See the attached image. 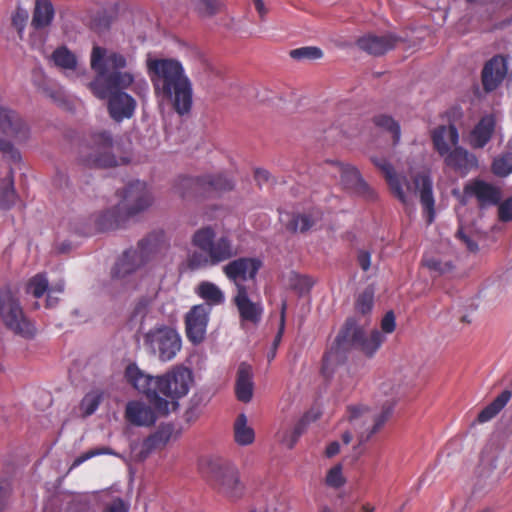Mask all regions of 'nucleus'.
<instances>
[{
    "mask_svg": "<svg viewBox=\"0 0 512 512\" xmlns=\"http://www.w3.org/2000/svg\"><path fill=\"white\" fill-rule=\"evenodd\" d=\"M328 164L340 174L341 182L346 188L369 190L368 185L354 166L339 161H329Z\"/></svg>",
    "mask_w": 512,
    "mask_h": 512,
    "instance_id": "obj_27",
    "label": "nucleus"
},
{
    "mask_svg": "<svg viewBox=\"0 0 512 512\" xmlns=\"http://www.w3.org/2000/svg\"><path fill=\"white\" fill-rule=\"evenodd\" d=\"M147 69L157 99L170 105L180 116L189 114L193 106V87L181 62L171 58L151 59Z\"/></svg>",
    "mask_w": 512,
    "mask_h": 512,
    "instance_id": "obj_3",
    "label": "nucleus"
},
{
    "mask_svg": "<svg viewBox=\"0 0 512 512\" xmlns=\"http://www.w3.org/2000/svg\"><path fill=\"white\" fill-rule=\"evenodd\" d=\"M393 405V403H389L387 406H383L378 415L362 405L347 408V418L357 434L359 444L369 441L384 426L392 413Z\"/></svg>",
    "mask_w": 512,
    "mask_h": 512,
    "instance_id": "obj_11",
    "label": "nucleus"
},
{
    "mask_svg": "<svg viewBox=\"0 0 512 512\" xmlns=\"http://www.w3.org/2000/svg\"><path fill=\"white\" fill-rule=\"evenodd\" d=\"M105 512H127L124 502L121 499L115 500Z\"/></svg>",
    "mask_w": 512,
    "mask_h": 512,
    "instance_id": "obj_56",
    "label": "nucleus"
},
{
    "mask_svg": "<svg viewBox=\"0 0 512 512\" xmlns=\"http://www.w3.org/2000/svg\"><path fill=\"white\" fill-rule=\"evenodd\" d=\"M496 127V118L493 114H487L479 120L470 133V144L475 149L486 146L491 140Z\"/></svg>",
    "mask_w": 512,
    "mask_h": 512,
    "instance_id": "obj_25",
    "label": "nucleus"
},
{
    "mask_svg": "<svg viewBox=\"0 0 512 512\" xmlns=\"http://www.w3.org/2000/svg\"><path fill=\"white\" fill-rule=\"evenodd\" d=\"M262 266L263 262L257 257H239L229 261L223 267V273L238 289L243 282L255 280Z\"/></svg>",
    "mask_w": 512,
    "mask_h": 512,
    "instance_id": "obj_15",
    "label": "nucleus"
},
{
    "mask_svg": "<svg viewBox=\"0 0 512 512\" xmlns=\"http://www.w3.org/2000/svg\"><path fill=\"white\" fill-rule=\"evenodd\" d=\"M319 416H320V414L313 410L306 412L295 424V426L292 430L294 435H296V437H300L306 430L309 423L317 420L319 418Z\"/></svg>",
    "mask_w": 512,
    "mask_h": 512,
    "instance_id": "obj_47",
    "label": "nucleus"
},
{
    "mask_svg": "<svg viewBox=\"0 0 512 512\" xmlns=\"http://www.w3.org/2000/svg\"><path fill=\"white\" fill-rule=\"evenodd\" d=\"M171 435V427H160L156 432L151 434L143 441L141 455L146 457L152 451L164 447L170 440Z\"/></svg>",
    "mask_w": 512,
    "mask_h": 512,
    "instance_id": "obj_32",
    "label": "nucleus"
},
{
    "mask_svg": "<svg viewBox=\"0 0 512 512\" xmlns=\"http://www.w3.org/2000/svg\"><path fill=\"white\" fill-rule=\"evenodd\" d=\"M326 483L327 485L334 488H339L345 483L340 465H336L328 471L326 476Z\"/></svg>",
    "mask_w": 512,
    "mask_h": 512,
    "instance_id": "obj_49",
    "label": "nucleus"
},
{
    "mask_svg": "<svg viewBox=\"0 0 512 512\" xmlns=\"http://www.w3.org/2000/svg\"><path fill=\"white\" fill-rule=\"evenodd\" d=\"M167 241L163 231H154L138 243L137 249H129L112 269L113 278H124L145 264L156 254L166 249Z\"/></svg>",
    "mask_w": 512,
    "mask_h": 512,
    "instance_id": "obj_7",
    "label": "nucleus"
},
{
    "mask_svg": "<svg viewBox=\"0 0 512 512\" xmlns=\"http://www.w3.org/2000/svg\"><path fill=\"white\" fill-rule=\"evenodd\" d=\"M508 71L506 58L502 55L492 57L483 67L482 85L486 92H492L504 81Z\"/></svg>",
    "mask_w": 512,
    "mask_h": 512,
    "instance_id": "obj_19",
    "label": "nucleus"
},
{
    "mask_svg": "<svg viewBox=\"0 0 512 512\" xmlns=\"http://www.w3.org/2000/svg\"><path fill=\"white\" fill-rule=\"evenodd\" d=\"M102 400V394L99 392L87 393L81 401V409L85 415L93 414L99 407Z\"/></svg>",
    "mask_w": 512,
    "mask_h": 512,
    "instance_id": "obj_45",
    "label": "nucleus"
},
{
    "mask_svg": "<svg viewBox=\"0 0 512 512\" xmlns=\"http://www.w3.org/2000/svg\"><path fill=\"white\" fill-rule=\"evenodd\" d=\"M384 341L385 336L379 330H373L367 335L364 328L358 325L355 319H347L339 331L334 345L323 356L322 374L329 377L334 367L344 362L345 353L350 350H358L367 357H373Z\"/></svg>",
    "mask_w": 512,
    "mask_h": 512,
    "instance_id": "obj_4",
    "label": "nucleus"
},
{
    "mask_svg": "<svg viewBox=\"0 0 512 512\" xmlns=\"http://www.w3.org/2000/svg\"><path fill=\"white\" fill-rule=\"evenodd\" d=\"M235 393L239 401L247 403L253 396V382L251 367L246 363H241L237 371L235 384Z\"/></svg>",
    "mask_w": 512,
    "mask_h": 512,
    "instance_id": "obj_30",
    "label": "nucleus"
},
{
    "mask_svg": "<svg viewBox=\"0 0 512 512\" xmlns=\"http://www.w3.org/2000/svg\"><path fill=\"white\" fill-rule=\"evenodd\" d=\"M511 397L512 392L510 390H503L490 404L479 412L477 421L479 423H485L493 419L507 405Z\"/></svg>",
    "mask_w": 512,
    "mask_h": 512,
    "instance_id": "obj_31",
    "label": "nucleus"
},
{
    "mask_svg": "<svg viewBox=\"0 0 512 512\" xmlns=\"http://www.w3.org/2000/svg\"><path fill=\"white\" fill-rule=\"evenodd\" d=\"M90 65L96 73L88 88L98 99L108 98V111L117 122L131 118L136 108L135 99L124 90L131 87L135 76L131 71L124 70L128 61L125 55L94 46L91 52Z\"/></svg>",
    "mask_w": 512,
    "mask_h": 512,
    "instance_id": "obj_1",
    "label": "nucleus"
},
{
    "mask_svg": "<svg viewBox=\"0 0 512 512\" xmlns=\"http://www.w3.org/2000/svg\"><path fill=\"white\" fill-rule=\"evenodd\" d=\"M28 20L27 10L18 7L12 15V25L17 30L20 38L23 36V32Z\"/></svg>",
    "mask_w": 512,
    "mask_h": 512,
    "instance_id": "obj_48",
    "label": "nucleus"
},
{
    "mask_svg": "<svg viewBox=\"0 0 512 512\" xmlns=\"http://www.w3.org/2000/svg\"><path fill=\"white\" fill-rule=\"evenodd\" d=\"M17 197L14 189L13 171L10 169L7 177L0 181V209H10L16 203Z\"/></svg>",
    "mask_w": 512,
    "mask_h": 512,
    "instance_id": "obj_35",
    "label": "nucleus"
},
{
    "mask_svg": "<svg viewBox=\"0 0 512 512\" xmlns=\"http://www.w3.org/2000/svg\"><path fill=\"white\" fill-rule=\"evenodd\" d=\"M149 301L146 298L139 299L133 308L132 318H141L143 319L148 311Z\"/></svg>",
    "mask_w": 512,
    "mask_h": 512,
    "instance_id": "obj_52",
    "label": "nucleus"
},
{
    "mask_svg": "<svg viewBox=\"0 0 512 512\" xmlns=\"http://www.w3.org/2000/svg\"><path fill=\"white\" fill-rule=\"evenodd\" d=\"M373 123L376 127L391 133L393 145H397L401 138V129L399 123L391 116L386 114H378L373 117Z\"/></svg>",
    "mask_w": 512,
    "mask_h": 512,
    "instance_id": "obj_37",
    "label": "nucleus"
},
{
    "mask_svg": "<svg viewBox=\"0 0 512 512\" xmlns=\"http://www.w3.org/2000/svg\"><path fill=\"white\" fill-rule=\"evenodd\" d=\"M0 318L15 335L31 339L36 334L34 324L26 317L19 299L10 288L0 290Z\"/></svg>",
    "mask_w": 512,
    "mask_h": 512,
    "instance_id": "obj_10",
    "label": "nucleus"
},
{
    "mask_svg": "<svg viewBox=\"0 0 512 512\" xmlns=\"http://www.w3.org/2000/svg\"><path fill=\"white\" fill-rule=\"evenodd\" d=\"M234 304L238 309L241 322H250L257 325L263 314V307L260 303L252 302L248 297L245 285H238V292L234 297Z\"/></svg>",
    "mask_w": 512,
    "mask_h": 512,
    "instance_id": "obj_20",
    "label": "nucleus"
},
{
    "mask_svg": "<svg viewBox=\"0 0 512 512\" xmlns=\"http://www.w3.org/2000/svg\"><path fill=\"white\" fill-rule=\"evenodd\" d=\"M145 349L160 361L167 362L174 359L181 350L182 341L178 332L166 325L151 328L143 336Z\"/></svg>",
    "mask_w": 512,
    "mask_h": 512,
    "instance_id": "obj_12",
    "label": "nucleus"
},
{
    "mask_svg": "<svg viewBox=\"0 0 512 512\" xmlns=\"http://www.w3.org/2000/svg\"><path fill=\"white\" fill-rule=\"evenodd\" d=\"M126 381L138 392L144 394L148 402L160 415H168L179 406V399L185 397L193 382L190 369L175 366L159 376L144 373L135 363L125 369Z\"/></svg>",
    "mask_w": 512,
    "mask_h": 512,
    "instance_id": "obj_2",
    "label": "nucleus"
},
{
    "mask_svg": "<svg viewBox=\"0 0 512 512\" xmlns=\"http://www.w3.org/2000/svg\"><path fill=\"white\" fill-rule=\"evenodd\" d=\"M78 162L88 168H110L118 165L113 153V138L110 132H94L85 137L78 147Z\"/></svg>",
    "mask_w": 512,
    "mask_h": 512,
    "instance_id": "obj_8",
    "label": "nucleus"
},
{
    "mask_svg": "<svg viewBox=\"0 0 512 512\" xmlns=\"http://www.w3.org/2000/svg\"><path fill=\"white\" fill-rule=\"evenodd\" d=\"M248 420L244 413H241L235 419L233 425L234 440L239 446H248L255 440V432L247 424Z\"/></svg>",
    "mask_w": 512,
    "mask_h": 512,
    "instance_id": "obj_33",
    "label": "nucleus"
},
{
    "mask_svg": "<svg viewBox=\"0 0 512 512\" xmlns=\"http://www.w3.org/2000/svg\"><path fill=\"white\" fill-rule=\"evenodd\" d=\"M211 308L207 304H197L185 314V333L187 339L194 345L202 343L206 337Z\"/></svg>",
    "mask_w": 512,
    "mask_h": 512,
    "instance_id": "obj_14",
    "label": "nucleus"
},
{
    "mask_svg": "<svg viewBox=\"0 0 512 512\" xmlns=\"http://www.w3.org/2000/svg\"><path fill=\"white\" fill-rule=\"evenodd\" d=\"M395 316L392 311H389L385 314L381 321V328L385 333H392L395 330Z\"/></svg>",
    "mask_w": 512,
    "mask_h": 512,
    "instance_id": "obj_53",
    "label": "nucleus"
},
{
    "mask_svg": "<svg viewBox=\"0 0 512 512\" xmlns=\"http://www.w3.org/2000/svg\"><path fill=\"white\" fill-rule=\"evenodd\" d=\"M492 172L500 177L512 173V152H505L495 158L492 163Z\"/></svg>",
    "mask_w": 512,
    "mask_h": 512,
    "instance_id": "obj_38",
    "label": "nucleus"
},
{
    "mask_svg": "<svg viewBox=\"0 0 512 512\" xmlns=\"http://www.w3.org/2000/svg\"><path fill=\"white\" fill-rule=\"evenodd\" d=\"M161 416L156 409L140 401H130L126 405L125 417L129 423L135 426H152Z\"/></svg>",
    "mask_w": 512,
    "mask_h": 512,
    "instance_id": "obj_22",
    "label": "nucleus"
},
{
    "mask_svg": "<svg viewBox=\"0 0 512 512\" xmlns=\"http://www.w3.org/2000/svg\"><path fill=\"white\" fill-rule=\"evenodd\" d=\"M197 295L205 300L204 304L212 306L223 304L225 297L221 289L214 283L209 281L201 282L196 289Z\"/></svg>",
    "mask_w": 512,
    "mask_h": 512,
    "instance_id": "obj_34",
    "label": "nucleus"
},
{
    "mask_svg": "<svg viewBox=\"0 0 512 512\" xmlns=\"http://www.w3.org/2000/svg\"><path fill=\"white\" fill-rule=\"evenodd\" d=\"M269 172L265 169H256L255 170V179L256 181L261 184L262 182H267L269 179Z\"/></svg>",
    "mask_w": 512,
    "mask_h": 512,
    "instance_id": "obj_59",
    "label": "nucleus"
},
{
    "mask_svg": "<svg viewBox=\"0 0 512 512\" xmlns=\"http://www.w3.org/2000/svg\"><path fill=\"white\" fill-rule=\"evenodd\" d=\"M233 187V182L223 174L202 177L179 176L174 184L175 192L183 199L213 197L218 193L230 191Z\"/></svg>",
    "mask_w": 512,
    "mask_h": 512,
    "instance_id": "obj_9",
    "label": "nucleus"
},
{
    "mask_svg": "<svg viewBox=\"0 0 512 512\" xmlns=\"http://www.w3.org/2000/svg\"><path fill=\"white\" fill-rule=\"evenodd\" d=\"M401 38L394 34L374 35L369 34L357 40L358 47L374 56H380L395 48Z\"/></svg>",
    "mask_w": 512,
    "mask_h": 512,
    "instance_id": "obj_21",
    "label": "nucleus"
},
{
    "mask_svg": "<svg viewBox=\"0 0 512 512\" xmlns=\"http://www.w3.org/2000/svg\"><path fill=\"white\" fill-rule=\"evenodd\" d=\"M444 156L445 164L455 171L466 173L477 166L475 156L462 147H455L452 151L449 150Z\"/></svg>",
    "mask_w": 512,
    "mask_h": 512,
    "instance_id": "obj_26",
    "label": "nucleus"
},
{
    "mask_svg": "<svg viewBox=\"0 0 512 512\" xmlns=\"http://www.w3.org/2000/svg\"><path fill=\"white\" fill-rule=\"evenodd\" d=\"M58 302V298L54 297V293L51 291H47V299H46V306L47 307H53Z\"/></svg>",
    "mask_w": 512,
    "mask_h": 512,
    "instance_id": "obj_61",
    "label": "nucleus"
},
{
    "mask_svg": "<svg viewBox=\"0 0 512 512\" xmlns=\"http://www.w3.org/2000/svg\"><path fill=\"white\" fill-rule=\"evenodd\" d=\"M252 1L255 5V9L259 13L260 17L263 18L267 13L264 2L262 0H252Z\"/></svg>",
    "mask_w": 512,
    "mask_h": 512,
    "instance_id": "obj_60",
    "label": "nucleus"
},
{
    "mask_svg": "<svg viewBox=\"0 0 512 512\" xmlns=\"http://www.w3.org/2000/svg\"><path fill=\"white\" fill-rule=\"evenodd\" d=\"M457 237L465 243L469 251L475 252L478 250V244L467 236L462 230H458Z\"/></svg>",
    "mask_w": 512,
    "mask_h": 512,
    "instance_id": "obj_55",
    "label": "nucleus"
},
{
    "mask_svg": "<svg viewBox=\"0 0 512 512\" xmlns=\"http://www.w3.org/2000/svg\"><path fill=\"white\" fill-rule=\"evenodd\" d=\"M374 165L383 173L385 180L395 197L403 204H408V196L404 186L410 189V184L405 176L396 173L393 165L385 158H373Z\"/></svg>",
    "mask_w": 512,
    "mask_h": 512,
    "instance_id": "obj_18",
    "label": "nucleus"
},
{
    "mask_svg": "<svg viewBox=\"0 0 512 512\" xmlns=\"http://www.w3.org/2000/svg\"><path fill=\"white\" fill-rule=\"evenodd\" d=\"M472 197L476 198L480 207L497 205L501 199V192L494 185L480 179H475L464 185L459 201L462 205H467Z\"/></svg>",
    "mask_w": 512,
    "mask_h": 512,
    "instance_id": "obj_16",
    "label": "nucleus"
},
{
    "mask_svg": "<svg viewBox=\"0 0 512 512\" xmlns=\"http://www.w3.org/2000/svg\"><path fill=\"white\" fill-rule=\"evenodd\" d=\"M51 59L55 66L63 70H75L77 67L76 55L66 46L56 48L51 55Z\"/></svg>",
    "mask_w": 512,
    "mask_h": 512,
    "instance_id": "obj_36",
    "label": "nucleus"
},
{
    "mask_svg": "<svg viewBox=\"0 0 512 512\" xmlns=\"http://www.w3.org/2000/svg\"><path fill=\"white\" fill-rule=\"evenodd\" d=\"M192 3L202 16H213L219 13L223 6L221 0H192Z\"/></svg>",
    "mask_w": 512,
    "mask_h": 512,
    "instance_id": "obj_41",
    "label": "nucleus"
},
{
    "mask_svg": "<svg viewBox=\"0 0 512 512\" xmlns=\"http://www.w3.org/2000/svg\"><path fill=\"white\" fill-rule=\"evenodd\" d=\"M113 454H114L113 450L109 447H98V448L90 449V450L86 451L85 453L81 454L80 456H78L73 461V463L71 464V466L69 468V472L93 457L100 456V455H113Z\"/></svg>",
    "mask_w": 512,
    "mask_h": 512,
    "instance_id": "obj_44",
    "label": "nucleus"
},
{
    "mask_svg": "<svg viewBox=\"0 0 512 512\" xmlns=\"http://www.w3.org/2000/svg\"><path fill=\"white\" fill-rule=\"evenodd\" d=\"M49 290V282L44 274H36L27 284V292L35 298L42 297Z\"/></svg>",
    "mask_w": 512,
    "mask_h": 512,
    "instance_id": "obj_40",
    "label": "nucleus"
},
{
    "mask_svg": "<svg viewBox=\"0 0 512 512\" xmlns=\"http://www.w3.org/2000/svg\"><path fill=\"white\" fill-rule=\"evenodd\" d=\"M352 438H353V435L351 434V432L349 431H346L342 434V441L345 443V444H349L351 441H352Z\"/></svg>",
    "mask_w": 512,
    "mask_h": 512,
    "instance_id": "obj_63",
    "label": "nucleus"
},
{
    "mask_svg": "<svg viewBox=\"0 0 512 512\" xmlns=\"http://www.w3.org/2000/svg\"><path fill=\"white\" fill-rule=\"evenodd\" d=\"M414 185L419 189L420 203L428 224L434 221L435 200L433 196V183L429 175L418 174L414 178Z\"/></svg>",
    "mask_w": 512,
    "mask_h": 512,
    "instance_id": "obj_23",
    "label": "nucleus"
},
{
    "mask_svg": "<svg viewBox=\"0 0 512 512\" xmlns=\"http://www.w3.org/2000/svg\"><path fill=\"white\" fill-rule=\"evenodd\" d=\"M210 485L219 494L229 499H239L243 496L245 486L240 480L238 469L229 463L210 462Z\"/></svg>",
    "mask_w": 512,
    "mask_h": 512,
    "instance_id": "obj_13",
    "label": "nucleus"
},
{
    "mask_svg": "<svg viewBox=\"0 0 512 512\" xmlns=\"http://www.w3.org/2000/svg\"><path fill=\"white\" fill-rule=\"evenodd\" d=\"M374 292L371 288H366L356 299L355 308L361 314L369 313L373 308Z\"/></svg>",
    "mask_w": 512,
    "mask_h": 512,
    "instance_id": "obj_43",
    "label": "nucleus"
},
{
    "mask_svg": "<svg viewBox=\"0 0 512 512\" xmlns=\"http://www.w3.org/2000/svg\"><path fill=\"white\" fill-rule=\"evenodd\" d=\"M434 149L439 155L444 156L450 150V146H456L459 141V133L455 125H440L431 133Z\"/></svg>",
    "mask_w": 512,
    "mask_h": 512,
    "instance_id": "obj_24",
    "label": "nucleus"
},
{
    "mask_svg": "<svg viewBox=\"0 0 512 512\" xmlns=\"http://www.w3.org/2000/svg\"><path fill=\"white\" fill-rule=\"evenodd\" d=\"M357 262L363 271H368L371 266V253L366 250H359Z\"/></svg>",
    "mask_w": 512,
    "mask_h": 512,
    "instance_id": "obj_54",
    "label": "nucleus"
},
{
    "mask_svg": "<svg viewBox=\"0 0 512 512\" xmlns=\"http://www.w3.org/2000/svg\"><path fill=\"white\" fill-rule=\"evenodd\" d=\"M0 151L13 162H18L21 159L19 151L7 140L0 139Z\"/></svg>",
    "mask_w": 512,
    "mask_h": 512,
    "instance_id": "obj_50",
    "label": "nucleus"
},
{
    "mask_svg": "<svg viewBox=\"0 0 512 512\" xmlns=\"http://www.w3.org/2000/svg\"><path fill=\"white\" fill-rule=\"evenodd\" d=\"M498 217L502 222L512 220V198L506 199L499 205Z\"/></svg>",
    "mask_w": 512,
    "mask_h": 512,
    "instance_id": "obj_51",
    "label": "nucleus"
},
{
    "mask_svg": "<svg viewBox=\"0 0 512 512\" xmlns=\"http://www.w3.org/2000/svg\"><path fill=\"white\" fill-rule=\"evenodd\" d=\"M151 203L152 197L146 183L133 181L125 188L122 200L97 218V228L100 231L118 229L124 226L129 217L144 211Z\"/></svg>",
    "mask_w": 512,
    "mask_h": 512,
    "instance_id": "obj_6",
    "label": "nucleus"
},
{
    "mask_svg": "<svg viewBox=\"0 0 512 512\" xmlns=\"http://www.w3.org/2000/svg\"><path fill=\"white\" fill-rule=\"evenodd\" d=\"M286 309H287V303H286V301H283L281 304L279 328H278L277 334L274 337L271 349L267 354V359L269 362H271L275 358L276 351L282 341V337H283L284 330H285Z\"/></svg>",
    "mask_w": 512,
    "mask_h": 512,
    "instance_id": "obj_39",
    "label": "nucleus"
},
{
    "mask_svg": "<svg viewBox=\"0 0 512 512\" xmlns=\"http://www.w3.org/2000/svg\"><path fill=\"white\" fill-rule=\"evenodd\" d=\"M0 130L18 142L29 137V127L21 116L13 109L0 104Z\"/></svg>",
    "mask_w": 512,
    "mask_h": 512,
    "instance_id": "obj_17",
    "label": "nucleus"
},
{
    "mask_svg": "<svg viewBox=\"0 0 512 512\" xmlns=\"http://www.w3.org/2000/svg\"><path fill=\"white\" fill-rule=\"evenodd\" d=\"M55 17V9L51 0H35L31 26L35 30L48 28Z\"/></svg>",
    "mask_w": 512,
    "mask_h": 512,
    "instance_id": "obj_28",
    "label": "nucleus"
},
{
    "mask_svg": "<svg viewBox=\"0 0 512 512\" xmlns=\"http://www.w3.org/2000/svg\"><path fill=\"white\" fill-rule=\"evenodd\" d=\"M423 263L430 271L435 272L437 275L450 273L454 269L451 262H442L434 257L425 259Z\"/></svg>",
    "mask_w": 512,
    "mask_h": 512,
    "instance_id": "obj_46",
    "label": "nucleus"
},
{
    "mask_svg": "<svg viewBox=\"0 0 512 512\" xmlns=\"http://www.w3.org/2000/svg\"><path fill=\"white\" fill-rule=\"evenodd\" d=\"M300 437H296V435H294V433L291 431L289 433H286L283 438H282V442L288 447V448H293L295 446V444L297 443L298 439Z\"/></svg>",
    "mask_w": 512,
    "mask_h": 512,
    "instance_id": "obj_57",
    "label": "nucleus"
},
{
    "mask_svg": "<svg viewBox=\"0 0 512 512\" xmlns=\"http://www.w3.org/2000/svg\"><path fill=\"white\" fill-rule=\"evenodd\" d=\"M322 219V213L313 209L308 213L292 214L290 220L285 224L287 231L291 233H305Z\"/></svg>",
    "mask_w": 512,
    "mask_h": 512,
    "instance_id": "obj_29",
    "label": "nucleus"
},
{
    "mask_svg": "<svg viewBox=\"0 0 512 512\" xmlns=\"http://www.w3.org/2000/svg\"><path fill=\"white\" fill-rule=\"evenodd\" d=\"M192 244L198 249L188 258V266L192 270L217 266L238 254L232 239L227 235L216 237L215 230L211 226L195 231Z\"/></svg>",
    "mask_w": 512,
    "mask_h": 512,
    "instance_id": "obj_5",
    "label": "nucleus"
},
{
    "mask_svg": "<svg viewBox=\"0 0 512 512\" xmlns=\"http://www.w3.org/2000/svg\"><path fill=\"white\" fill-rule=\"evenodd\" d=\"M289 54H290L291 58L296 59V60H303V59L315 60V59H320L323 56L322 50L315 46H306V47L293 49L290 51Z\"/></svg>",
    "mask_w": 512,
    "mask_h": 512,
    "instance_id": "obj_42",
    "label": "nucleus"
},
{
    "mask_svg": "<svg viewBox=\"0 0 512 512\" xmlns=\"http://www.w3.org/2000/svg\"><path fill=\"white\" fill-rule=\"evenodd\" d=\"M319 512H333V511L327 506H322L320 508Z\"/></svg>",
    "mask_w": 512,
    "mask_h": 512,
    "instance_id": "obj_64",
    "label": "nucleus"
},
{
    "mask_svg": "<svg viewBox=\"0 0 512 512\" xmlns=\"http://www.w3.org/2000/svg\"><path fill=\"white\" fill-rule=\"evenodd\" d=\"M49 291L58 294L62 293L64 291V282L61 281L52 285L51 287H49Z\"/></svg>",
    "mask_w": 512,
    "mask_h": 512,
    "instance_id": "obj_62",
    "label": "nucleus"
},
{
    "mask_svg": "<svg viewBox=\"0 0 512 512\" xmlns=\"http://www.w3.org/2000/svg\"><path fill=\"white\" fill-rule=\"evenodd\" d=\"M340 451V445L338 442H331L325 450V454L327 457H333L337 455Z\"/></svg>",
    "mask_w": 512,
    "mask_h": 512,
    "instance_id": "obj_58",
    "label": "nucleus"
}]
</instances>
